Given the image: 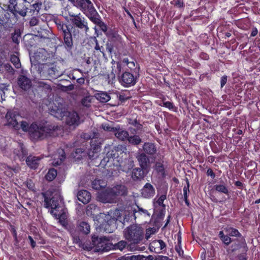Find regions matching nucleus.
<instances>
[{"label": "nucleus", "mask_w": 260, "mask_h": 260, "mask_svg": "<svg viewBox=\"0 0 260 260\" xmlns=\"http://www.w3.org/2000/svg\"><path fill=\"white\" fill-rule=\"evenodd\" d=\"M57 30L63 39V44L67 51L72 50L74 40H78L80 37V31L76 27L71 24H67L58 19L54 20Z\"/></svg>", "instance_id": "nucleus-1"}, {"label": "nucleus", "mask_w": 260, "mask_h": 260, "mask_svg": "<svg viewBox=\"0 0 260 260\" xmlns=\"http://www.w3.org/2000/svg\"><path fill=\"white\" fill-rule=\"evenodd\" d=\"M57 126L47 125H38L32 123L29 128V136L31 139L35 141L41 140L47 137H55L57 135Z\"/></svg>", "instance_id": "nucleus-2"}, {"label": "nucleus", "mask_w": 260, "mask_h": 260, "mask_svg": "<svg viewBox=\"0 0 260 260\" xmlns=\"http://www.w3.org/2000/svg\"><path fill=\"white\" fill-rule=\"evenodd\" d=\"M40 77L43 79L51 80L60 77L63 72L54 63H38L35 65Z\"/></svg>", "instance_id": "nucleus-3"}, {"label": "nucleus", "mask_w": 260, "mask_h": 260, "mask_svg": "<svg viewBox=\"0 0 260 260\" xmlns=\"http://www.w3.org/2000/svg\"><path fill=\"white\" fill-rule=\"evenodd\" d=\"M123 234L128 241L137 244L143 240L144 231L140 225L132 224L124 229Z\"/></svg>", "instance_id": "nucleus-4"}, {"label": "nucleus", "mask_w": 260, "mask_h": 260, "mask_svg": "<svg viewBox=\"0 0 260 260\" xmlns=\"http://www.w3.org/2000/svg\"><path fill=\"white\" fill-rule=\"evenodd\" d=\"M45 207L48 208L50 207L51 214L55 217L61 216V212L63 210V206L61 205V199L58 193H55L51 199L45 198Z\"/></svg>", "instance_id": "nucleus-5"}, {"label": "nucleus", "mask_w": 260, "mask_h": 260, "mask_svg": "<svg viewBox=\"0 0 260 260\" xmlns=\"http://www.w3.org/2000/svg\"><path fill=\"white\" fill-rule=\"evenodd\" d=\"M91 239L92 246H89L88 247L85 246V247H84V249L90 251L94 248V251L96 252L106 251L110 249L108 240L105 237L99 238L98 236L93 235L92 236Z\"/></svg>", "instance_id": "nucleus-6"}, {"label": "nucleus", "mask_w": 260, "mask_h": 260, "mask_svg": "<svg viewBox=\"0 0 260 260\" xmlns=\"http://www.w3.org/2000/svg\"><path fill=\"white\" fill-rule=\"evenodd\" d=\"M76 7L80 9L88 18L96 11L90 0H76Z\"/></svg>", "instance_id": "nucleus-7"}, {"label": "nucleus", "mask_w": 260, "mask_h": 260, "mask_svg": "<svg viewBox=\"0 0 260 260\" xmlns=\"http://www.w3.org/2000/svg\"><path fill=\"white\" fill-rule=\"evenodd\" d=\"M70 16L71 17L70 21L74 27H76L78 30L81 29L86 32L88 31V22L84 17L81 16L80 13L78 15L70 14Z\"/></svg>", "instance_id": "nucleus-8"}, {"label": "nucleus", "mask_w": 260, "mask_h": 260, "mask_svg": "<svg viewBox=\"0 0 260 260\" xmlns=\"http://www.w3.org/2000/svg\"><path fill=\"white\" fill-rule=\"evenodd\" d=\"M98 197L99 200L104 203H114L118 201L111 188L99 193Z\"/></svg>", "instance_id": "nucleus-9"}, {"label": "nucleus", "mask_w": 260, "mask_h": 260, "mask_svg": "<svg viewBox=\"0 0 260 260\" xmlns=\"http://www.w3.org/2000/svg\"><path fill=\"white\" fill-rule=\"evenodd\" d=\"M13 4L14 11L19 14L20 16L24 17L26 15L27 11L28 9V6H30L29 3L26 0H15Z\"/></svg>", "instance_id": "nucleus-10"}, {"label": "nucleus", "mask_w": 260, "mask_h": 260, "mask_svg": "<svg viewBox=\"0 0 260 260\" xmlns=\"http://www.w3.org/2000/svg\"><path fill=\"white\" fill-rule=\"evenodd\" d=\"M6 118L7 121V125L12 126L15 129H19V121L21 117L17 112L9 110L6 115Z\"/></svg>", "instance_id": "nucleus-11"}, {"label": "nucleus", "mask_w": 260, "mask_h": 260, "mask_svg": "<svg viewBox=\"0 0 260 260\" xmlns=\"http://www.w3.org/2000/svg\"><path fill=\"white\" fill-rule=\"evenodd\" d=\"M119 82L125 87L134 85L136 83V78L129 72L123 73L119 78Z\"/></svg>", "instance_id": "nucleus-12"}, {"label": "nucleus", "mask_w": 260, "mask_h": 260, "mask_svg": "<svg viewBox=\"0 0 260 260\" xmlns=\"http://www.w3.org/2000/svg\"><path fill=\"white\" fill-rule=\"evenodd\" d=\"M17 84L19 87L24 90H28L32 86L31 80L24 75L23 72L18 76Z\"/></svg>", "instance_id": "nucleus-13"}, {"label": "nucleus", "mask_w": 260, "mask_h": 260, "mask_svg": "<svg viewBox=\"0 0 260 260\" xmlns=\"http://www.w3.org/2000/svg\"><path fill=\"white\" fill-rule=\"evenodd\" d=\"M15 15L14 12H9L8 11L0 8V25L4 27L7 26L8 23H11L12 16Z\"/></svg>", "instance_id": "nucleus-14"}, {"label": "nucleus", "mask_w": 260, "mask_h": 260, "mask_svg": "<svg viewBox=\"0 0 260 260\" xmlns=\"http://www.w3.org/2000/svg\"><path fill=\"white\" fill-rule=\"evenodd\" d=\"M35 36L39 39V42L48 44L50 42L52 34L47 29H41L40 30L38 31L37 34Z\"/></svg>", "instance_id": "nucleus-15"}, {"label": "nucleus", "mask_w": 260, "mask_h": 260, "mask_svg": "<svg viewBox=\"0 0 260 260\" xmlns=\"http://www.w3.org/2000/svg\"><path fill=\"white\" fill-rule=\"evenodd\" d=\"M107 36L114 43L115 47L121 45H122V38L118 34L117 31L115 30H111L108 31L106 34Z\"/></svg>", "instance_id": "nucleus-16"}, {"label": "nucleus", "mask_w": 260, "mask_h": 260, "mask_svg": "<svg viewBox=\"0 0 260 260\" xmlns=\"http://www.w3.org/2000/svg\"><path fill=\"white\" fill-rule=\"evenodd\" d=\"M89 20L92 21L93 23L96 24L99 26L100 29L104 32H107V27L106 24L103 22L101 19V17L96 11L89 18Z\"/></svg>", "instance_id": "nucleus-17"}, {"label": "nucleus", "mask_w": 260, "mask_h": 260, "mask_svg": "<svg viewBox=\"0 0 260 260\" xmlns=\"http://www.w3.org/2000/svg\"><path fill=\"white\" fill-rule=\"evenodd\" d=\"M155 193V188L152 185L149 183H147L141 190L142 196L145 198H152Z\"/></svg>", "instance_id": "nucleus-18"}, {"label": "nucleus", "mask_w": 260, "mask_h": 260, "mask_svg": "<svg viewBox=\"0 0 260 260\" xmlns=\"http://www.w3.org/2000/svg\"><path fill=\"white\" fill-rule=\"evenodd\" d=\"M166 246L165 243L161 240L152 241L150 246V250L156 253H159Z\"/></svg>", "instance_id": "nucleus-19"}, {"label": "nucleus", "mask_w": 260, "mask_h": 260, "mask_svg": "<svg viewBox=\"0 0 260 260\" xmlns=\"http://www.w3.org/2000/svg\"><path fill=\"white\" fill-rule=\"evenodd\" d=\"M137 158L139 161L140 167L147 170L150 167V159L148 156L144 153L139 154Z\"/></svg>", "instance_id": "nucleus-20"}, {"label": "nucleus", "mask_w": 260, "mask_h": 260, "mask_svg": "<svg viewBox=\"0 0 260 260\" xmlns=\"http://www.w3.org/2000/svg\"><path fill=\"white\" fill-rule=\"evenodd\" d=\"M111 188L118 200L120 197L125 196L127 194V189L126 187L123 185H117L113 187H111Z\"/></svg>", "instance_id": "nucleus-21"}, {"label": "nucleus", "mask_w": 260, "mask_h": 260, "mask_svg": "<svg viewBox=\"0 0 260 260\" xmlns=\"http://www.w3.org/2000/svg\"><path fill=\"white\" fill-rule=\"evenodd\" d=\"M115 136L119 140L125 141L127 140L129 134L128 132L118 125L115 127V132L114 133Z\"/></svg>", "instance_id": "nucleus-22"}, {"label": "nucleus", "mask_w": 260, "mask_h": 260, "mask_svg": "<svg viewBox=\"0 0 260 260\" xmlns=\"http://www.w3.org/2000/svg\"><path fill=\"white\" fill-rule=\"evenodd\" d=\"M66 122L68 125H78L79 123V117L76 112H68L67 115Z\"/></svg>", "instance_id": "nucleus-23"}, {"label": "nucleus", "mask_w": 260, "mask_h": 260, "mask_svg": "<svg viewBox=\"0 0 260 260\" xmlns=\"http://www.w3.org/2000/svg\"><path fill=\"white\" fill-rule=\"evenodd\" d=\"M145 169L140 168H135L132 171V178L134 181H140L142 179L145 174L144 170Z\"/></svg>", "instance_id": "nucleus-24"}, {"label": "nucleus", "mask_w": 260, "mask_h": 260, "mask_svg": "<svg viewBox=\"0 0 260 260\" xmlns=\"http://www.w3.org/2000/svg\"><path fill=\"white\" fill-rule=\"evenodd\" d=\"M48 54L47 51L44 48L38 49L34 54V58L38 61H44L48 57Z\"/></svg>", "instance_id": "nucleus-25"}, {"label": "nucleus", "mask_w": 260, "mask_h": 260, "mask_svg": "<svg viewBox=\"0 0 260 260\" xmlns=\"http://www.w3.org/2000/svg\"><path fill=\"white\" fill-rule=\"evenodd\" d=\"M234 241L235 242L233 243L231 246V248L232 252L236 251L241 247H243L244 248V251H247L246 243L244 237H242L239 240H235Z\"/></svg>", "instance_id": "nucleus-26"}, {"label": "nucleus", "mask_w": 260, "mask_h": 260, "mask_svg": "<svg viewBox=\"0 0 260 260\" xmlns=\"http://www.w3.org/2000/svg\"><path fill=\"white\" fill-rule=\"evenodd\" d=\"M143 149L144 153L150 155H154L157 152V147L152 143L146 142L144 144Z\"/></svg>", "instance_id": "nucleus-27"}, {"label": "nucleus", "mask_w": 260, "mask_h": 260, "mask_svg": "<svg viewBox=\"0 0 260 260\" xmlns=\"http://www.w3.org/2000/svg\"><path fill=\"white\" fill-rule=\"evenodd\" d=\"M77 198L79 201L85 204L88 203L90 200L91 194L87 190H82L78 192Z\"/></svg>", "instance_id": "nucleus-28"}, {"label": "nucleus", "mask_w": 260, "mask_h": 260, "mask_svg": "<svg viewBox=\"0 0 260 260\" xmlns=\"http://www.w3.org/2000/svg\"><path fill=\"white\" fill-rule=\"evenodd\" d=\"M41 158L39 156L29 155L26 158L27 165L32 169H36L39 164Z\"/></svg>", "instance_id": "nucleus-29"}, {"label": "nucleus", "mask_w": 260, "mask_h": 260, "mask_svg": "<svg viewBox=\"0 0 260 260\" xmlns=\"http://www.w3.org/2000/svg\"><path fill=\"white\" fill-rule=\"evenodd\" d=\"M14 153L17 156L20 161L26 160V156L27 155V151L23 147V144H19V148L15 149Z\"/></svg>", "instance_id": "nucleus-30"}, {"label": "nucleus", "mask_w": 260, "mask_h": 260, "mask_svg": "<svg viewBox=\"0 0 260 260\" xmlns=\"http://www.w3.org/2000/svg\"><path fill=\"white\" fill-rule=\"evenodd\" d=\"M94 96L100 102L103 103L108 102L111 99L110 95L105 91H99L94 94Z\"/></svg>", "instance_id": "nucleus-31"}, {"label": "nucleus", "mask_w": 260, "mask_h": 260, "mask_svg": "<svg viewBox=\"0 0 260 260\" xmlns=\"http://www.w3.org/2000/svg\"><path fill=\"white\" fill-rule=\"evenodd\" d=\"M122 146L118 145L117 146H114L110 150L108 151L106 154L108 157H109L111 160L118 156V152L122 150Z\"/></svg>", "instance_id": "nucleus-32"}, {"label": "nucleus", "mask_w": 260, "mask_h": 260, "mask_svg": "<svg viewBox=\"0 0 260 260\" xmlns=\"http://www.w3.org/2000/svg\"><path fill=\"white\" fill-rule=\"evenodd\" d=\"M224 230L226 233L227 235L230 236L239 237L240 238V239L243 237L238 230L233 227L227 226L224 228Z\"/></svg>", "instance_id": "nucleus-33"}, {"label": "nucleus", "mask_w": 260, "mask_h": 260, "mask_svg": "<svg viewBox=\"0 0 260 260\" xmlns=\"http://www.w3.org/2000/svg\"><path fill=\"white\" fill-rule=\"evenodd\" d=\"M154 170L161 177H164L166 175L165 168L162 163L160 161H157L154 166Z\"/></svg>", "instance_id": "nucleus-34"}, {"label": "nucleus", "mask_w": 260, "mask_h": 260, "mask_svg": "<svg viewBox=\"0 0 260 260\" xmlns=\"http://www.w3.org/2000/svg\"><path fill=\"white\" fill-rule=\"evenodd\" d=\"M127 140L128 143L133 145H138L142 142V139L138 135L128 136Z\"/></svg>", "instance_id": "nucleus-35"}, {"label": "nucleus", "mask_w": 260, "mask_h": 260, "mask_svg": "<svg viewBox=\"0 0 260 260\" xmlns=\"http://www.w3.org/2000/svg\"><path fill=\"white\" fill-rule=\"evenodd\" d=\"M219 237L222 242L226 246L229 245L233 241L228 235H225L223 231H220Z\"/></svg>", "instance_id": "nucleus-36"}, {"label": "nucleus", "mask_w": 260, "mask_h": 260, "mask_svg": "<svg viewBox=\"0 0 260 260\" xmlns=\"http://www.w3.org/2000/svg\"><path fill=\"white\" fill-rule=\"evenodd\" d=\"M58 160L57 161H53L52 162L53 165L54 166L60 165L63 160L66 158V155L64 150L62 149H59L58 150Z\"/></svg>", "instance_id": "nucleus-37"}, {"label": "nucleus", "mask_w": 260, "mask_h": 260, "mask_svg": "<svg viewBox=\"0 0 260 260\" xmlns=\"http://www.w3.org/2000/svg\"><path fill=\"white\" fill-rule=\"evenodd\" d=\"M72 155L75 160H80L85 155V152L82 149L78 148L74 152H72Z\"/></svg>", "instance_id": "nucleus-38"}, {"label": "nucleus", "mask_w": 260, "mask_h": 260, "mask_svg": "<svg viewBox=\"0 0 260 260\" xmlns=\"http://www.w3.org/2000/svg\"><path fill=\"white\" fill-rule=\"evenodd\" d=\"M79 230L85 234H88L90 233V226L85 221L80 222L79 226Z\"/></svg>", "instance_id": "nucleus-39"}, {"label": "nucleus", "mask_w": 260, "mask_h": 260, "mask_svg": "<svg viewBox=\"0 0 260 260\" xmlns=\"http://www.w3.org/2000/svg\"><path fill=\"white\" fill-rule=\"evenodd\" d=\"M105 186V183L100 179H95L92 182V187L95 190H99Z\"/></svg>", "instance_id": "nucleus-40"}, {"label": "nucleus", "mask_w": 260, "mask_h": 260, "mask_svg": "<svg viewBox=\"0 0 260 260\" xmlns=\"http://www.w3.org/2000/svg\"><path fill=\"white\" fill-rule=\"evenodd\" d=\"M9 143L5 137H0V149L2 151H6L8 149Z\"/></svg>", "instance_id": "nucleus-41"}, {"label": "nucleus", "mask_w": 260, "mask_h": 260, "mask_svg": "<svg viewBox=\"0 0 260 260\" xmlns=\"http://www.w3.org/2000/svg\"><path fill=\"white\" fill-rule=\"evenodd\" d=\"M10 84L3 83L0 84V96L2 100H5L3 96H5V91L8 90Z\"/></svg>", "instance_id": "nucleus-42"}, {"label": "nucleus", "mask_w": 260, "mask_h": 260, "mask_svg": "<svg viewBox=\"0 0 260 260\" xmlns=\"http://www.w3.org/2000/svg\"><path fill=\"white\" fill-rule=\"evenodd\" d=\"M57 175V171L54 169H50L48 173L46 175V179L47 180L51 181H52Z\"/></svg>", "instance_id": "nucleus-43"}, {"label": "nucleus", "mask_w": 260, "mask_h": 260, "mask_svg": "<svg viewBox=\"0 0 260 260\" xmlns=\"http://www.w3.org/2000/svg\"><path fill=\"white\" fill-rule=\"evenodd\" d=\"M216 191L224 194H228L229 191L227 187L224 184H216L214 186Z\"/></svg>", "instance_id": "nucleus-44"}, {"label": "nucleus", "mask_w": 260, "mask_h": 260, "mask_svg": "<svg viewBox=\"0 0 260 260\" xmlns=\"http://www.w3.org/2000/svg\"><path fill=\"white\" fill-rule=\"evenodd\" d=\"M10 60L11 62L14 64L16 68L19 69L20 68L21 63L20 59L16 55H11Z\"/></svg>", "instance_id": "nucleus-45"}, {"label": "nucleus", "mask_w": 260, "mask_h": 260, "mask_svg": "<svg viewBox=\"0 0 260 260\" xmlns=\"http://www.w3.org/2000/svg\"><path fill=\"white\" fill-rule=\"evenodd\" d=\"M21 37V33L19 30H15L14 32L12 34V39L14 43L18 44L19 43V39Z\"/></svg>", "instance_id": "nucleus-46"}, {"label": "nucleus", "mask_w": 260, "mask_h": 260, "mask_svg": "<svg viewBox=\"0 0 260 260\" xmlns=\"http://www.w3.org/2000/svg\"><path fill=\"white\" fill-rule=\"evenodd\" d=\"M138 210H136L135 209L134 210V216H135V218H136L137 217L136 214H144L145 215H147L148 216H150V214L148 213V212L147 210L143 209L142 208H141L139 206H137Z\"/></svg>", "instance_id": "nucleus-47"}, {"label": "nucleus", "mask_w": 260, "mask_h": 260, "mask_svg": "<svg viewBox=\"0 0 260 260\" xmlns=\"http://www.w3.org/2000/svg\"><path fill=\"white\" fill-rule=\"evenodd\" d=\"M127 245V243L126 241L124 240H121L118 242L117 243L114 245L115 249H119L120 250H122L124 249Z\"/></svg>", "instance_id": "nucleus-48"}, {"label": "nucleus", "mask_w": 260, "mask_h": 260, "mask_svg": "<svg viewBox=\"0 0 260 260\" xmlns=\"http://www.w3.org/2000/svg\"><path fill=\"white\" fill-rule=\"evenodd\" d=\"M92 97L91 96H86L81 101V104L86 107H89L91 105Z\"/></svg>", "instance_id": "nucleus-49"}, {"label": "nucleus", "mask_w": 260, "mask_h": 260, "mask_svg": "<svg viewBox=\"0 0 260 260\" xmlns=\"http://www.w3.org/2000/svg\"><path fill=\"white\" fill-rule=\"evenodd\" d=\"M38 87L44 90L45 91L48 92L51 90V87L50 85L45 82H40L38 83Z\"/></svg>", "instance_id": "nucleus-50"}, {"label": "nucleus", "mask_w": 260, "mask_h": 260, "mask_svg": "<svg viewBox=\"0 0 260 260\" xmlns=\"http://www.w3.org/2000/svg\"><path fill=\"white\" fill-rule=\"evenodd\" d=\"M42 5V4L41 3H36L33 4L31 6V8L30 9V11H32L34 13L36 12V14H38L41 8Z\"/></svg>", "instance_id": "nucleus-51"}, {"label": "nucleus", "mask_w": 260, "mask_h": 260, "mask_svg": "<svg viewBox=\"0 0 260 260\" xmlns=\"http://www.w3.org/2000/svg\"><path fill=\"white\" fill-rule=\"evenodd\" d=\"M20 125L19 124V128L21 127V129L24 132H28L29 133V128L30 127V125H29V124L27 122L25 121H20Z\"/></svg>", "instance_id": "nucleus-52"}, {"label": "nucleus", "mask_w": 260, "mask_h": 260, "mask_svg": "<svg viewBox=\"0 0 260 260\" xmlns=\"http://www.w3.org/2000/svg\"><path fill=\"white\" fill-rule=\"evenodd\" d=\"M94 41L95 43V46L94 47V49L96 51H100L102 54L104 56L105 55V52L103 46H100L98 40L95 38H94Z\"/></svg>", "instance_id": "nucleus-53"}, {"label": "nucleus", "mask_w": 260, "mask_h": 260, "mask_svg": "<svg viewBox=\"0 0 260 260\" xmlns=\"http://www.w3.org/2000/svg\"><path fill=\"white\" fill-rule=\"evenodd\" d=\"M51 114L53 115L54 116L56 117H61L62 116V111L61 109L57 108V109H52L50 111Z\"/></svg>", "instance_id": "nucleus-54"}, {"label": "nucleus", "mask_w": 260, "mask_h": 260, "mask_svg": "<svg viewBox=\"0 0 260 260\" xmlns=\"http://www.w3.org/2000/svg\"><path fill=\"white\" fill-rule=\"evenodd\" d=\"M96 138H93L90 140V145L91 146H93L94 150H98V149L100 147V145L101 144V142H99V143H96Z\"/></svg>", "instance_id": "nucleus-55"}, {"label": "nucleus", "mask_w": 260, "mask_h": 260, "mask_svg": "<svg viewBox=\"0 0 260 260\" xmlns=\"http://www.w3.org/2000/svg\"><path fill=\"white\" fill-rule=\"evenodd\" d=\"M155 232L156 229L154 228L147 229L145 234L146 238L148 240L150 237L151 235L154 234Z\"/></svg>", "instance_id": "nucleus-56"}, {"label": "nucleus", "mask_w": 260, "mask_h": 260, "mask_svg": "<svg viewBox=\"0 0 260 260\" xmlns=\"http://www.w3.org/2000/svg\"><path fill=\"white\" fill-rule=\"evenodd\" d=\"M102 127L103 129L106 131L112 132L113 133L115 132V127L111 126L108 124H103L102 125Z\"/></svg>", "instance_id": "nucleus-57"}, {"label": "nucleus", "mask_w": 260, "mask_h": 260, "mask_svg": "<svg viewBox=\"0 0 260 260\" xmlns=\"http://www.w3.org/2000/svg\"><path fill=\"white\" fill-rule=\"evenodd\" d=\"M3 68L4 70L8 73L13 74L14 72V69L9 63H5L3 65Z\"/></svg>", "instance_id": "nucleus-58"}, {"label": "nucleus", "mask_w": 260, "mask_h": 260, "mask_svg": "<svg viewBox=\"0 0 260 260\" xmlns=\"http://www.w3.org/2000/svg\"><path fill=\"white\" fill-rule=\"evenodd\" d=\"M187 185L183 188V196L184 199L187 198V193L189 191V183L188 180H186Z\"/></svg>", "instance_id": "nucleus-59"}, {"label": "nucleus", "mask_w": 260, "mask_h": 260, "mask_svg": "<svg viewBox=\"0 0 260 260\" xmlns=\"http://www.w3.org/2000/svg\"><path fill=\"white\" fill-rule=\"evenodd\" d=\"M172 3L178 8H182L184 6L182 0H173Z\"/></svg>", "instance_id": "nucleus-60"}, {"label": "nucleus", "mask_w": 260, "mask_h": 260, "mask_svg": "<svg viewBox=\"0 0 260 260\" xmlns=\"http://www.w3.org/2000/svg\"><path fill=\"white\" fill-rule=\"evenodd\" d=\"M112 160H111L109 157H108L106 155V156L101 160L100 165L102 167H104L107 165L108 162Z\"/></svg>", "instance_id": "nucleus-61"}, {"label": "nucleus", "mask_w": 260, "mask_h": 260, "mask_svg": "<svg viewBox=\"0 0 260 260\" xmlns=\"http://www.w3.org/2000/svg\"><path fill=\"white\" fill-rule=\"evenodd\" d=\"M39 22V19L36 17H32L29 21V25L30 26L37 25Z\"/></svg>", "instance_id": "nucleus-62"}, {"label": "nucleus", "mask_w": 260, "mask_h": 260, "mask_svg": "<svg viewBox=\"0 0 260 260\" xmlns=\"http://www.w3.org/2000/svg\"><path fill=\"white\" fill-rule=\"evenodd\" d=\"M114 44H112L110 43L107 42L106 44V50L110 53L111 54L113 52V46Z\"/></svg>", "instance_id": "nucleus-63"}, {"label": "nucleus", "mask_w": 260, "mask_h": 260, "mask_svg": "<svg viewBox=\"0 0 260 260\" xmlns=\"http://www.w3.org/2000/svg\"><path fill=\"white\" fill-rule=\"evenodd\" d=\"M139 260H153V257L151 255H149L148 256H144L143 255H138Z\"/></svg>", "instance_id": "nucleus-64"}]
</instances>
